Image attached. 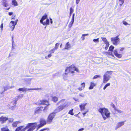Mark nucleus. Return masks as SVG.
<instances>
[{"instance_id": "36", "label": "nucleus", "mask_w": 131, "mask_h": 131, "mask_svg": "<svg viewBox=\"0 0 131 131\" xmlns=\"http://www.w3.org/2000/svg\"><path fill=\"white\" fill-rule=\"evenodd\" d=\"M56 50L55 49H54V48L52 49H51L50 51V53L51 54V53H54L55 51Z\"/></svg>"}, {"instance_id": "47", "label": "nucleus", "mask_w": 131, "mask_h": 131, "mask_svg": "<svg viewBox=\"0 0 131 131\" xmlns=\"http://www.w3.org/2000/svg\"><path fill=\"white\" fill-rule=\"evenodd\" d=\"M74 20L72 19L69 23L73 25L74 22Z\"/></svg>"}, {"instance_id": "27", "label": "nucleus", "mask_w": 131, "mask_h": 131, "mask_svg": "<svg viewBox=\"0 0 131 131\" xmlns=\"http://www.w3.org/2000/svg\"><path fill=\"white\" fill-rule=\"evenodd\" d=\"M70 16H71L74 10L72 7H71L70 8Z\"/></svg>"}, {"instance_id": "4", "label": "nucleus", "mask_w": 131, "mask_h": 131, "mask_svg": "<svg viewBox=\"0 0 131 131\" xmlns=\"http://www.w3.org/2000/svg\"><path fill=\"white\" fill-rule=\"evenodd\" d=\"M48 15L46 14H45L41 18L40 20L41 23L43 25H48L49 24V20L47 18Z\"/></svg>"}, {"instance_id": "33", "label": "nucleus", "mask_w": 131, "mask_h": 131, "mask_svg": "<svg viewBox=\"0 0 131 131\" xmlns=\"http://www.w3.org/2000/svg\"><path fill=\"white\" fill-rule=\"evenodd\" d=\"M52 56V55L51 54V53H50V54H49L47 56H46L45 57V58L46 59H48L51 57Z\"/></svg>"}, {"instance_id": "14", "label": "nucleus", "mask_w": 131, "mask_h": 131, "mask_svg": "<svg viewBox=\"0 0 131 131\" xmlns=\"http://www.w3.org/2000/svg\"><path fill=\"white\" fill-rule=\"evenodd\" d=\"M8 119V118L7 117H4L3 116L0 117V122L2 124H3L6 122V121Z\"/></svg>"}, {"instance_id": "17", "label": "nucleus", "mask_w": 131, "mask_h": 131, "mask_svg": "<svg viewBox=\"0 0 131 131\" xmlns=\"http://www.w3.org/2000/svg\"><path fill=\"white\" fill-rule=\"evenodd\" d=\"M7 2V0H2V4L5 7H7L8 6V5Z\"/></svg>"}, {"instance_id": "50", "label": "nucleus", "mask_w": 131, "mask_h": 131, "mask_svg": "<svg viewBox=\"0 0 131 131\" xmlns=\"http://www.w3.org/2000/svg\"><path fill=\"white\" fill-rule=\"evenodd\" d=\"M80 0H76V3L77 4H78L79 2L80 1Z\"/></svg>"}, {"instance_id": "57", "label": "nucleus", "mask_w": 131, "mask_h": 131, "mask_svg": "<svg viewBox=\"0 0 131 131\" xmlns=\"http://www.w3.org/2000/svg\"><path fill=\"white\" fill-rule=\"evenodd\" d=\"M8 89V88H7L6 87H4V91H6Z\"/></svg>"}, {"instance_id": "6", "label": "nucleus", "mask_w": 131, "mask_h": 131, "mask_svg": "<svg viewBox=\"0 0 131 131\" xmlns=\"http://www.w3.org/2000/svg\"><path fill=\"white\" fill-rule=\"evenodd\" d=\"M112 71H107L103 75V83H106L110 80L111 78L110 75L112 74Z\"/></svg>"}, {"instance_id": "11", "label": "nucleus", "mask_w": 131, "mask_h": 131, "mask_svg": "<svg viewBox=\"0 0 131 131\" xmlns=\"http://www.w3.org/2000/svg\"><path fill=\"white\" fill-rule=\"evenodd\" d=\"M17 24V22L16 21L15 22L13 21H11L10 22L9 25V27L11 29V30L12 31L14 29L15 25H16Z\"/></svg>"}, {"instance_id": "8", "label": "nucleus", "mask_w": 131, "mask_h": 131, "mask_svg": "<svg viewBox=\"0 0 131 131\" xmlns=\"http://www.w3.org/2000/svg\"><path fill=\"white\" fill-rule=\"evenodd\" d=\"M55 115L54 113H50L47 119V122L48 124H50L52 122V120Z\"/></svg>"}, {"instance_id": "55", "label": "nucleus", "mask_w": 131, "mask_h": 131, "mask_svg": "<svg viewBox=\"0 0 131 131\" xmlns=\"http://www.w3.org/2000/svg\"><path fill=\"white\" fill-rule=\"evenodd\" d=\"M74 14H73L72 16V19L74 20Z\"/></svg>"}, {"instance_id": "35", "label": "nucleus", "mask_w": 131, "mask_h": 131, "mask_svg": "<svg viewBox=\"0 0 131 131\" xmlns=\"http://www.w3.org/2000/svg\"><path fill=\"white\" fill-rule=\"evenodd\" d=\"M120 2V5L121 6L124 3V0H118Z\"/></svg>"}, {"instance_id": "41", "label": "nucleus", "mask_w": 131, "mask_h": 131, "mask_svg": "<svg viewBox=\"0 0 131 131\" xmlns=\"http://www.w3.org/2000/svg\"><path fill=\"white\" fill-rule=\"evenodd\" d=\"M115 111H116L118 113H122V111H121L119 110H117V108L116 109V110H115Z\"/></svg>"}, {"instance_id": "18", "label": "nucleus", "mask_w": 131, "mask_h": 131, "mask_svg": "<svg viewBox=\"0 0 131 131\" xmlns=\"http://www.w3.org/2000/svg\"><path fill=\"white\" fill-rule=\"evenodd\" d=\"M24 126H20L16 128L15 131H24Z\"/></svg>"}, {"instance_id": "29", "label": "nucleus", "mask_w": 131, "mask_h": 131, "mask_svg": "<svg viewBox=\"0 0 131 131\" xmlns=\"http://www.w3.org/2000/svg\"><path fill=\"white\" fill-rule=\"evenodd\" d=\"M110 105L114 109V110H116V109L117 108L115 106V105L113 103L111 102V103Z\"/></svg>"}, {"instance_id": "20", "label": "nucleus", "mask_w": 131, "mask_h": 131, "mask_svg": "<svg viewBox=\"0 0 131 131\" xmlns=\"http://www.w3.org/2000/svg\"><path fill=\"white\" fill-rule=\"evenodd\" d=\"M95 85L96 84L95 83L92 82H91L90 83V85L89 88V89H92Z\"/></svg>"}, {"instance_id": "9", "label": "nucleus", "mask_w": 131, "mask_h": 131, "mask_svg": "<svg viewBox=\"0 0 131 131\" xmlns=\"http://www.w3.org/2000/svg\"><path fill=\"white\" fill-rule=\"evenodd\" d=\"M47 123V121L45 120L43 118H41L40 120V124L38 125L36 130L46 125Z\"/></svg>"}, {"instance_id": "15", "label": "nucleus", "mask_w": 131, "mask_h": 131, "mask_svg": "<svg viewBox=\"0 0 131 131\" xmlns=\"http://www.w3.org/2000/svg\"><path fill=\"white\" fill-rule=\"evenodd\" d=\"M86 104H87L86 103L82 104L79 105V106L80 107V110L81 111H84L85 109V107Z\"/></svg>"}, {"instance_id": "63", "label": "nucleus", "mask_w": 131, "mask_h": 131, "mask_svg": "<svg viewBox=\"0 0 131 131\" xmlns=\"http://www.w3.org/2000/svg\"><path fill=\"white\" fill-rule=\"evenodd\" d=\"M106 53H108V52H105Z\"/></svg>"}, {"instance_id": "53", "label": "nucleus", "mask_w": 131, "mask_h": 131, "mask_svg": "<svg viewBox=\"0 0 131 131\" xmlns=\"http://www.w3.org/2000/svg\"><path fill=\"white\" fill-rule=\"evenodd\" d=\"M84 129L83 128H81L79 129L78 131H81L83 130H84Z\"/></svg>"}, {"instance_id": "22", "label": "nucleus", "mask_w": 131, "mask_h": 131, "mask_svg": "<svg viewBox=\"0 0 131 131\" xmlns=\"http://www.w3.org/2000/svg\"><path fill=\"white\" fill-rule=\"evenodd\" d=\"M124 122H121L118 123L117 125V127H120L123 125L124 124Z\"/></svg>"}, {"instance_id": "42", "label": "nucleus", "mask_w": 131, "mask_h": 131, "mask_svg": "<svg viewBox=\"0 0 131 131\" xmlns=\"http://www.w3.org/2000/svg\"><path fill=\"white\" fill-rule=\"evenodd\" d=\"M81 86L82 87V88H84L85 86V83L83 82V83H81Z\"/></svg>"}, {"instance_id": "54", "label": "nucleus", "mask_w": 131, "mask_h": 131, "mask_svg": "<svg viewBox=\"0 0 131 131\" xmlns=\"http://www.w3.org/2000/svg\"><path fill=\"white\" fill-rule=\"evenodd\" d=\"M13 14V13L12 12H9V13H8L9 15V16L12 15Z\"/></svg>"}, {"instance_id": "49", "label": "nucleus", "mask_w": 131, "mask_h": 131, "mask_svg": "<svg viewBox=\"0 0 131 131\" xmlns=\"http://www.w3.org/2000/svg\"><path fill=\"white\" fill-rule=\"evenodd\" d=\"M124 48H122L120 49V51H122L123 50H124Z\"/></svg>"}, {"instance_id": "34", "label": "nucleus", "mask_w": 131, "mask_h": 131, "mask_svg": "<svg viewBox=\"0 0 131 131\" xmlns=\"http://www.w3.org/2000/svg\"><path fill=\"white\" fill-rule=\"evenodd\" d=\"M18 123L17 122H14L12 124L13 126L14 127H16Z\"/></svg>"}, {"instance_id": "38", "label": "nucleus", "mask_w": 131, "mask_h": 131, "mask_svg": "<svg viewBox=\"0 0 131 131\" xmlns=\"http://www.w3.org/2000/svg\"><path fill=\"white\" fill-rule=\"evenodd\" d=\"M3 23H2L0 26V28H1V32H2L3 30Z\"/></svg>"}, {"instance_id": "60", "label": "nucleus", "mask_w": 131, "mask_h": 131, "mask_svg": "<svg viewBox=\"0 0 131 131\" xmlns=\"http://www.w3.org/2000/svg\"><path fill=\"white\" fill-rule=\"evenodd\" d=\"M79 95L80 96H82V97H83V95H81L80 94H79Z\"/></svg>"}, {"instance_id": "59", "label": "nucleus", "mask_w": 131, "mask_h": 131, "mask_svg": "<svg viewBox=\"0 0 131 131\" xmlns=\"http://www.w3.org/2000/svg\"><path fill=\"white\" fill-rule=\"evenodd\" d=\"M9 121H10V122H12L13 121V119H11L9 120Z\"/></svg>"}, {"instance_id": "52", "label": "nucleus", "mask_w": 131, "mask_h": 131, "mask_svg": "<svg viewBox=\"0 0 131 131\" xmlns=\"http://www.w3.org/2000/svg\"><path fill=\"white\" fill-rule=\"evenodd\" d=\"M41 88H34V89H31V90H39L41 89Z\"/></svg>"}, {"instance_id": "39", "label": "nucleus", "mask_w": 131, "mask_h": 131, "mask_svg": "<svg viewBox=\"0 0 131 131\" xmlns=\"http://www.w3.org/2000/svg\"><path fill=\"white\" fill-rule=\"evenodd\" d=\"M49 130V128H45L43 129H41L39 131H43L45 130H46L48 131V130Z\"/></svg>"}, {"instance_id": "12", "label": "nucleus", "mask_w": 131, "mask_h": 131, "mask_svg": "<svg viewBox=\"0 0 131 131\" xmlns=\"http://www.w3.org/2000/svg\"><path fill=\"white\" fill-rule=\"evenodd\" d=\"M44 110V109H43V107L42 106L37 107L35 111V112L36 113H40Z\"/></svg>"}, {"instance_id": "7", "label": "nucleus", "mask_w": 131, "mask_h": 131, "mask_svg": "<svg viewBox=\"0 0 131 131\" xmlns=\"http://www.w3.org/2000/svg\"><path fill=\"white\" fill-rule=\"evenodd\" d=\"M111 40L113 44L117 46L120 42V39L119 38V35H118L115 37H112Z\"/></svg>"}, {"instance_id": "32", "label": "nucleus", "mask_w": 131, "mask_h": 131, "mask_svg": "<svg viewBox=\"0 0 131 131\" xmlns=\"http://www.w3.org/2000/svg\"><path fill=\"white\" fill-rule=\"evenodd\" d=\"M105 44L106 46L104 48L106 50H107V49L108 48L109 46V43H106Z\"/></svg>"}, {"instance_id": "26", "label": "nucleus", "mask_w": 131, "mask_h": 131, "mask_svg": "<svg viewBox=\"0 0 131 131\" xmlns=\"http://www.w3.org/2000/svg\"><path fill=\"white\" fill-rule=\"evenodd\" d=\"M73 109H72L70 110L68 112V114L72 115H73L74 114L73 112Z\"/></svg>"}, {"instance_id": "1", "label": "nucleus", "mask_w": 131, "mask_h": 131, "mask_svg": "<svg viewBox=\"0 0 131 131\" xmlns=\"http://www.w3.org/2000/svg\"><path fill=\"white\" fill-rule=\"evenodd\" d=\"M74 71L77 72H79V69L76 67L74 64H73L69 67H67L65 70L64 74L68 75L69 74H71L72 75L75 74Z\"/></svg>"}, {"instance_id": "48", "label": "nucleus", "mask_w": 131, "mask_h": 131, "mask_svg": "<svg viewBox=\"0 0 131 131\" xmlns=\"http://www.w3.org/2000/svg\"><path fill=\"white\" fill-rule=\"evenodd\" d=\"M88 112V111H87L83 113V116L84 117L85 115Z\"/></svg>"}, {"instance_id": "3", "label": "nucleus", "mask_w": 131, "mask_h": 131, "mask_svg": "<svg viewBox=\"0 0 131 131\" xmlns=\"http://www.w3.org/2000/svg\"><path fill=\"white\" fill-rule=\"evenodd\" d=\"M98 111L101 114L104 120L110 116V113L107 108H100L98 109Z\"/></svg>"}, {"instance_id": "64", "label": "nucleus", "mask_w": 131, "mask_h": 131, "mask_svg": "<svg viewBox=\"0 0 131 131\" xmlns=\"http://www.w3.org/2000/svg\"><path fill=\"white\" fill-rule=\"evenodd\" d=\"M46 26L45 27V28H46Z\"/></svg>"}, {"instance_id": "28", "label": "nucleus", "mask_w": 131, "mask_h": 131, "mask_svg": "<svg viewBox=\"0 0 131 131\" xmlns=\"http://www.w3.org/2000/svg\"><path fill=\"white\" fill-rule=\"evenodd\" d=\"M88 35V34H83L81 37V38L83 40H84L85 39V36H87Z\"/></svg>"}, {"instance_id": "23", "label": "nucleus", "mask_w": 131, "mask_h": 131, "mask_svg": "<svg viewBox=\"0 0 131 131\" xmlns=\"http://www.w3.org/2000/svg\"><path fill=\"white\" fill-rule=\"evenodd\" d=\"M102 41L104 42L105 43H109L107 40L106 38L105 37H101Z\"/></svg>"}, {"instance_id": "21", "label": "nucleus", "mask_w": 131, "mask_h": 131, "mask_svg": "<svg viewBox=\"0 0 131 131\" xmlns=\"http://www.w3.org/2000/svg\"><path fill=\"white\" fill-rule=\"evenodd\" d=\"M2 131H9L7 126H5L1 128Z\"/></svg>"}, {"instance_id": "16", "label": "nucleus", "mask_w": 131, "mask_h": 131, "mask_svg": "<svg viewBox=\"0 0 131 131\" xmlns=\"http://www.w3.org/2000/svg\"><path fill=\"white\" fill-rule=\"evenodd\" d=\"M71 47V44L69 42H67L66 44L65 47L63 49H64L68 50Z\"/></svg>"}, {"instance_id": "25", "label": "nucleus", "mask_w": 131, "mask_h": 131, "mask_svg": "<svg viewBox=\"0 0 131 131\" xmlns=\"http://www.w3.org/2000/svg\"><path fill=\"white\" fill-rule=\"evenodd\" d=\"M114 47L112 45L110 46L109 49L108 51H111V52H112L114 48Z\"/></svg>"}, {"instance_id": "10", "label": "nucleus", "mask_w": 131, "mask_h": 131, "mask_svg": "<svg viewBox=\"0 0 131 131\" xmlns=\"http://www.w3.org/2000/svg\"><path fill=\"white\" fill-rule=\"evenodd\" d=\"M38 104L39 105H47V106L49 105L48 101L45 100H41L38 101Z\"/></svg>"}, {"instance_id": "46", "label": "nucleus", "mask_w": 131, "mask_h": 131, "mask_svg": "<svg viewBox=\"0 0 131 131\" xmlns=\"http://www.w3.org/2000/svg\"><path fill=\"white\" fill-rule=\"evenodd\" d=\"M83 88H82V87L81 86V87H80L79 88H78V89L79 91H82L83 90Z\"/></svg>"}, {"instance_id": "19", "label": "nucleus", "mask_w": 131, "mask_h": 131, "mask_svg": "<svg viewBox=\"0 0 131 131\" xmlns=\"http://www.w3.org/2000/svg\"><path fill=\"white\" fill-rule=\"evenodd\" d=\"M52 100L53 102L56 103L58 101V98L56 96H52Z\"/></svg>"}, {"instance_id": "24", "label": "nucleus", "mask_w": 131, "mask_h": 131, "mask_svg": "<svg viewBox=\"0 0 131 131\" xmlns=\"http://www.w3.org/2000/svg\"><path fill=\"white\" fill-rule=\"evenodd\" d=\"M12 4L13 5H14L15 6H16L18 5L17 3L15 0H13Z\"/></svg>"}, {"instance_id": "5", "label": "nucleus", "mask_w": 131, "mask_h": 131, "mask_svg": "<svg viewBox=\"0 0 131 131\" xmlns=\"http://www.w3.org/2000/svg\"><path fill=\"white\" fill-rule=\"evenodd\" d=\"M37 123H28L25 127V129H28L27 131H31L34 130L35 129L36 127H37Z\"/></svg>"}, {"instance_id": "51", "label": "nucleus", "mask_w": 131, "mask_h": 131, "mask_svg": "<svg viewBox=\"0 0 131 131\" xmlns=\"http://www.w3.org/2000/svg\"><path fill=\"white\" fill-rule=\"evenodd\" d=\"M72 24L69 23L68 25V27L69 28H70L72 26Z\"/></svg>"}, {"instance_id": "56", "label": "nucleus", "mask_w": 131, "mask_h": 131, "mask_svg": "<svg viewBox=\"0 0 131 131\" xmlns=\"http://www.w3.org/2000/svg\"><path fill=\"white\" fill-rule=\"evenodd\" d=\"M50 23L51 24H52V23H53L52 19L51 18H50Z\"/></svg>"}, {"instance_id": "44", "label": "nucleus", "mask_w": 131, "mask_h": 131, "mask_svg": "<svg viewBox=\"0 0 131 131\" xmlns=\"http://www.w3.org/2000/svg\"><path fill=\"white\" fill-rule=\"evenodd\" d=\"M80 113V112H79L78 114L75 115L74 116L76 117H78L80 118V116H79V114Z\"/></svg>"}, {"instance_id": "13", "label": "nucleus", "mask_w": 131, "mask_h": 131, "mask_svg": "<svg viewBox=\"0 0 131 131\" xmlns=\"http://www.w3.org/2000/svg\"><path fill=\"white\" fill-rule=\"evenodd\" d=\"M114 55L115 56L117 57L118 58H120L122 57V54L121 53H118L117 50L116 49L114 50Z\"/></svg>"}, {"instance_id": "31", "label": "nucleus", "mask_w": 131, "mask_h": 131, "mask_svg": "<svg viewBox=\"0 0 131 131\" xmlns=\"http://www.w3.org/2000/svg\"><path fill=\"white\" fill-rule=\"evenodd\" d=\"M110 83H107L104 86L103 88V89L104 90H105V89L108 86H110Z\"/></svg>"}, {"instance_id": "43", "label": "nucleus", "mask_w": 131, "mask_h": 131, "mask_svg": "<svg viewBox=\"0 0 131 131\" xmlns=\"http://www.w3.org/2000/svg\"><path fill=\"white\" fill-rule=\"evenodd\" d=\"M25 90L24 88H20L18 89V90L20 91H24Z\"/></svg>"}, {"instance_id": "40", "label": "nucleus", "mask_w": 131, "mask_h": 131, "mask_svg": "<svg viewBox=\"0 0 131 131\" xmlns=\"http://www.w3.org/2000/svg\"><path fill=\"white\" fill-rule=\"evenodd\" d=\"M123 24L125 25H130V24H128L127 22L125 21H123Z\"/></svg>"}, {"instance_id": "45", "label": "nucleus", "mask_w": 131, "mask_h": 131, "mask_svg": "<svg viewBox=\"0 0 131 131\" xmlns=\"http://www.w3.org/2000/svg\"><path fill=\"white\" fill-rule=\"evenodd\" d=\"M99 75H95L93 78V79H94L97 78L98 77H99Z\"/></svg>"}, {"instance_id": "58", "label": "nucleus", "mask_w": 131, "mask_h": 131, "mask_svg": "<svg viewBox=\"0 0 131 131\" xmlns=\"http://www.w3.org/2000/svg\"><path fill=\"white\" fill-rule=\"evenodd\" d=\"M48 108V107H47V105L45 106L44 107V108H43V109H44V110H45L46 109H47Z\"/></svg>"}, {"instance_id": "30", "label": "nucleus", "mask_w": 131, "mask_h": 131, "mask_svg": "<svg viewBox=\"0 0 131 131\" xmlns=\"http://www.w3.org/2000/svg\"><path fill=\"white\" fill-rule=\"evenodd\" d=\"M59 43H56L55 45V47L54 48V49H55L56 50H57V49L59 47Z\"/></svg>"}, {"instance_id": "37", "label": "nucleus", "mask_w": 131, "mask_h": 131, "mask_svg": "<svg viewBox=\"0 0 131 131\" xmlns=\"http://www.w3.org/2000/svg\"><path fill=\"white\" fill-rule=\"evenodd\" d=\"M93 40L95 42H99V38H98L96 39H93Z\"/></svg>"}, {"instance_id": "2", "label": "nucleus", "mask_w": 131, "mask_h": 131, "mask_svg": "<svg viewBox=\"0 0 131 131\" xmlns=\"http://www.w3.org/2000/svg\"><path fill=\"white\" fill-rule=\"evenodd\" d=\"M65 99H62L57 103V105H58L59 104H60L61 105L58 106L55 109V111L56 112L61 111L68 106V104L65 103Z\"/></svg>"}, {"instance_id": "61", "label": "nucleus", "mask_w": 131, "mask_h": 131, "mask_svg": "<svg viewBox=\"0 0 131 131\" xmlns=\"http://www.w3.org/2000/svg\"><path fill=\"white\" fill-rule=\"evenodd\" d=\"M10 8V7H9V8H7L6 9L7 10H9V9Z\"/></svg>"}, {"instance_id": "62", "label": "nucleus", "mask_w": 131, "mask_h": 131, "mask_svg": "<svg viewBox=\"0 0 131 131\" xmlns=\"http://www.w3.org/2000/svg\"><path fill=\"white\" fill-rule=\"evenodd\" d=\"M62 44H61L60 46V47L61 48V46H62Z\"/></svg>"}]
</instances>
